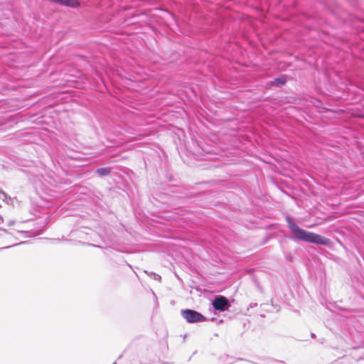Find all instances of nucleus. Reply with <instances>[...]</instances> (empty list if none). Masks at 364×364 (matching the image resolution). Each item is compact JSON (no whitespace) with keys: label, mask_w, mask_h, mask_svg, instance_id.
<instances>
[{"label":"nucleus","mask_w":364,"mask_h":364,"mask_svg":"<svg viewBox=\"0 0 364 364\" xmlns=\"http://www.w3.org/2000/svg\"><path fill=\"white\" fill-rule=\"evenodd\" d=\"M212 304L215 310L220 311H223L228 309V307L230 306L228 299L223 296H215L213 301Z\"/></svg>","instance_id":"7ed1b4c3"},{"label":"nucleus","mask_w":364,"mask_h":364,"mask_svg":"<svg viewBox=\"0 0 364 364\" xmlns=\"http://www.w3.org/2000/svg\"><path fill=\"white\" fill-rule=\"evenodd\" d=\"M8 198L7 194L4 192L3 191L0 190V199H1L3 201H6Z\"/></svg>","instance_id":"0eeeda50"},{"label":"nucleus","mask_w":364,"mask_h":364,"mask_svg":"<svg viewBox=\"0 0 364 364\" xmlns=\"http://www.w3.org/2000/svg\"><path fill=\"white\" fill-rule=\"evenodd\" d=\"M146 274H147L149 276L152 277L154 279L160 281L161 280V276L158 274H156L154 272H150L149 273L147 271H144Z\"/></svg>","instance_id":"423d86ee"},{"label":"nucleus","mask_w":364,"mask_h":364,"mask_svg":"<svg viewBox=\"0 0 364 364\" xmlns=\"http://www.w3.org/2000/svg\"><path fill=\"white\" fill-rule=\"evenodd\" d=\"M286 221L295 239L325 246L330 245L331 241L328 238L300 228L290 216L286 217Z\"/></svg>","instance_id":"f257e3e1"},{"label":"nucleus","mask_w":364,"mask_h":364,"mask_svg":"<svg viewBox=\"0 0 364 364\" xmlns=\"http://www.w3.org/2000/svg\"><path fill=\"white\" fill-rule=\"evenodd\" d=\"M285 82H286L285 77H280L274 79V81L272 83L278 84V85H284Z\"/></svg>","instance_id":"39448f33"},{"label":"nucleus","mask_w":364,"mask_h":364,"mask_svg":"<svg viewBox=\"0 0 364 364\" xmlns=\"http://www.w3.org/2000/svg\"><path fill=\"white\" fill-rule=\"evenodd\" d=\"M268 364H286V363L284 362L280 361V360H271L269 361Z\"/></svg>","instance_id":"6e6552de"},{"label":"nucleus","mask_w":364,"mask_h":364,"mask_svg":"<svg viewBox=\"0 0 364 364\" xmlns=\"http://www.w3.org/2000/svg\"><path fill=\"white\" fill-rule=\"evenodd\" d=\"M96 172L100 176H105L110 173L111 168L108 167L100 168L97 169Z\"/></svg>","instance_id":"20e7f679"},{"label":"nucleus","mask_w":364,"mask_h":364,"mask_svg":"<svg viewBox=\"0 0 364 364\" xmlns=\"http://www.w3.org/2000/svg\"><path fill=\"white\" fill-rule=\"evenodd\" d=\"M257 306V303H251L249 305V308H254V307H256Z\"/></svg>","instance_id":"1a4fd4ad"},{"label":"nucleus","mask_w":364,"mask_h":364,"mask_svg":"<svg viewBox=\"0 0 364 364\" xmlns=\"http://www.w3.org/2000/svg\"><path fill=\"white\" fill-rule=\"evenodd\" d=\"M311 336L312 338H314V337H315V334L312 333L311 334Z\"/></svg>","instance_id":"9d476101"},{"label":"nucleus","mask_w":364,"mask_h":364,"mask_svg":"<svg viewBox=\"0 0 364 364\" xmlns=\"http://www.w3.org/2000/svg\"><path fill=\"white\" fill-rule=\"evenodd\" d=\"M181 315L188 323L203 322L206 321V318L204 316L192 309L181 310Z\"/></svg>","instance_id":"f03ea898"}]
</instances>
